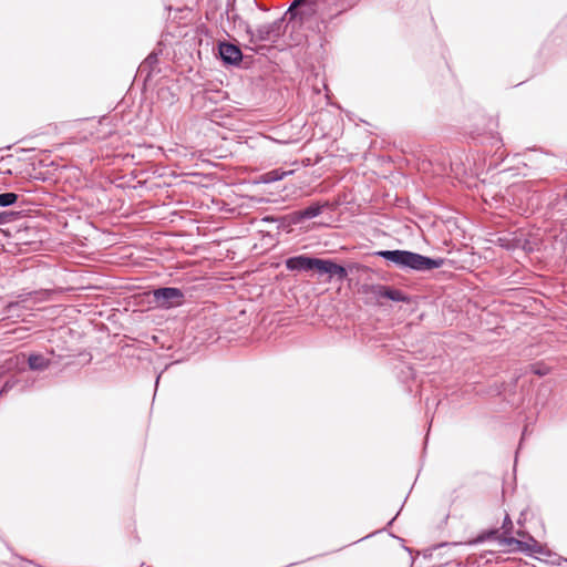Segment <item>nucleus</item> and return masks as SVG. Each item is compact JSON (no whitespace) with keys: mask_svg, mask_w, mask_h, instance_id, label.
<instances>
[{"mask_svg":"<svg viewBox=\"0 0 567 567\" xmlns=\"http://www.w3.org/2000/svg\"><path fill=\"white\" fill-rule=\"evenodd\" d=\"M377 255L394 262L400 267H406L414 270H430L440 268L444 264V259H431L416 252L406 250H382Z\"/></svg>","mask_w":567,"mask_h":567,"instance_id":"nucleus-1","label":"nucleus"},{"mask_svg":"<svg viewBox=\"0 0 567 567\" xmlns=\"http://www.w3.org/2000/svg\"><path fill=\"white\" fill-rule=\"evenodd\" d=\"M319 6L316 1L298 7L293 12H287L290 20H297L306 29L315 30L319 24Z\"/></svg>","mask_w":567,"mask_h":567,"instance_id":"nucleus-2","label":"nucleus"},{"mask_svg":"<svg viewBox=\"0 0 567 567\" xmlns=\"http://www.w3.org/2000/svg\"><path fill=\"white\" fill-rule=\"evenodd\" d=\"M284 21L278 19L270 23L261 24L256 30L250 31L251 41L255 42H276L282 34Z\"/></svg>","mask_w":567,"mask_h":567,"instance_id":"nucleus-3","label":"nucleus"},{"mask_svg":"<svg viewBox=\"0 0 567 567\" xmlns=\"http://www.w3.org/2000/svg\"><path fill=\"white\" fill-rule=\"evenodd\" d=\"M153 297L157 307L168 309L179 306L183 302L184 293L178 288L165 287L154 290Z\"/></svg>","mask_w":567,"mask_h":567,"instance_id":"nucleus-4","label":"nucleus"},{"mask_svg":"<svg viewBox=\"0 0 567 567\" xmlns=\"http://www.w3.org/2000/svg\"><path fill=\"white\" fill-rule=\"evenodd\" d=\"M287 269L291 271H315L319 270V258H311L305 255L288 258L286 260Z\"/></svg>","mask_w":567,"mask_h":567,"instance_id":"nucleus-5","label":"nucleus"},{"mask_svg":"<svg viewBox=\"0 0 567 567\" xmlns=\"http://www.w3.org/2000/svg\"><path fill=\"white\" fill-rule=\"evenodd\" d=\"M219 55L225 63L233 65L238 64L243 59L240 49L228 42L219 44Z\"/></svg>","mask_w":567,"mask_h":567,"instance_id":"nucleus-6","label":"nucleus"},{"mask_svg":"<svg viewBox=\"0 0 567 567\" xmlns=\"http://www.w3.org/2000/svg\"><path fill=\"white\" fill-rule=\"evenodd\" d=\"M328 276L330 279H336L341 282L347 276L346 269L330 260L321 259V278Z\"/></svg>","mask_w":567,"mask_h":567,"instance_id":"nucleus-7","label":"nucleus"},{"mask_svg":"<svg viewBox=\"0 0 567 567\" xmlns=\"http://www.w3.org/2000/svg\"><path fill=\"white\" fill-rule=\"evenodd\" d=\"M372 293L378 300L385 298L392 301H408V298L398 289H392L388 286H374L372 287Z\"/></svg>","mask_w":567,"mask_h":567,"instance_id":"nucleus-8","label":"nucleus"},{"mask_svg":"<svg viewBox=\"0 0 567 567\" xmlns=\"http://www.w3.org/2000/svg\"><path fill=\"white\" fill-rule=\"evenodd\" d=\"M515 550L527 553V554H543L544 553V546L537 542L532 536L528 537V539L520 540L517 548H514Z\"/></svg>","mask_w":567,"mask_h":567,"instance_id":"nucleus-9","label":"nucleus"},{"mask_svg":"<svg viewBox=\"0 0 567 567\" xmlns=\"http://www.w3.org/2000/svg\"><path fill=\"white\" fill-rule=\"evenodd\" d=\"M28 364L31 370L43 371L49 368L50 360L42 354L32 353L28 358Z\"/></svg>","mask_w":567,"mask_h":567,"instance_id":"nucleus-10","label":"nucleus"},{"mask_svg":"<svg viewBox=\"0 0 567 567\" xmlns=\"http://www.w3.org/2000/svg\"><path fill=\"white\" fill-rule=\"evenodd\" d=\"M291 171L272 169L261 175V182L269 184L282 179L285 176L291 174Z\"/></svg>","mask_w":567,"mask_h":567,"instance_id":"nucleus-11","label":"nucleus"},{"mask_svg":"<svg viewBox=\"0 0 567 567\" xmlns=\"http://www.w3.org/2000/svg\"><path fill=\"white\" fill-rule=\"evenodd\" d=\"M300 219H310L319 215V203L312 204L310 207L300 210L299 213Z\"/></svg>","mask_w":567,"mask_h":567,"instance_id":"nucleus-12","label":"nucleus"},{"mask_svg":"<svg viewBox=\"0 0 567 567\" xmlns=\"http://www.w3.org/2000/svg\"><path fill=\"white\" fill-rule=\"evenodd\" d=\"M18 199V195L14 193H3L0 194V206L8 207L13 205Z\"/></svg>","mask_w":567,"mask_h":567,"instance_id":"nucleus-13","label":"nucleus"},{"mask_svg":"<svg viewBox=\"0 0 567 567\" xmlns=\"http://www.w3.org/2000/svg\"><path fill=\"white\" fill-rule=\"evenodd\" d=\"M315 0H293L290 7L288 8L287 12H293V10L298 9V7H301L303 4H308L313 2Z\"/></svg>","mask_w":567,"mask_h":567,"instance_id":"nucleus-14","label":"nucleus"},{"mask_svg":"<svg viewBox=\"0 0 567 567\" xmlns=\"http://www.w3.org/2000/svg\"><path fill=\"white\" fill-rule=\"evenodd\" d=\"M519 542H520L519 539H516V538H514V537H505V538L503 539V543H504L506 546L511 547V549H512V550H515L514 548H517V547H518Z\"/></svg>","mask_w":567,"mask_h":567,"instance_id":"nucleus-15","label":"nucleus"},{"mask_svg":"<svg viewBox=\"0 0 567 567\" xmlns=\"http://www.w3.org/2000/svg\"><path fill=\"white\" fill-rule=\"evenodd\" d=\"M502 528L505 529V533H507L512 528V520L508 515L505 516Z\"/></svg>","mask_w":567,"mask_h":567,"instance_id":"nucleus-16","label":"nucleus"},{"mask_svg":"<svg viewBox=\"0 0 567 567\" xmlns=\"http://www.w3.org/2000/svg\"><path fill=\"white\" fill-rule=\"evenodd\" d=\"M10 214L9 213H0V225L8 223Z\"/></svg>","mask_w":567,"mask_h":567,"instance_id":"nucleus-17","label":"nucleus"},{"mask_svg":"<svg viewBox=\"0 0 567 567\" xmlns=\"http://www.w3.org/2000/svg\"><path fill=\"white\" fill-rule=\"evenodd\" d=\"M17 306H18V303H13V302H12V303H9V305L7 306V308H6V313H7V315H9V313L11 312V310H12L14 307H17Z\"/></svg>","mask_w":567,"mask_h":567,"instance_id":"nucleus-18","label":"nucleus"},{"mask_svg":"<svg viewBox=\"0 0 567 567\" xmlns=\"http://www.w3.org/2000/svg\"><path fill=\"white\" fill-rule=\"evenodd\" d=\"M534 372L538 375H545L547 373V370H542V369H538V370H534Z\"/></svg>","mask_w":567,"mask_h":567,"instance_id":"nucleus-19","label":"nucleus"},{"mask_svg":"<svg viewBox=\"0 0 567 567\" xmlns=\"http://www.w3.org/2000/svg\"><path fill=\"white\" fill-rule=\"evenodd\" d=\"M9 388H11V385L9 384V382H7V383L4 384V386H3V390H2V391L8 390Z\"/></svg>","mask_w":567,"mask_h":567,"instance_id":"nucleus-20","label":"nucleus"},{"mask_svg":"<svg viewBox=\"0 0 567 567\" xmlns=\"http://www.w3.org/2000/svg\"><path fill=\"white\" fill-rule=\"evenodd\" d=\"M517 535L524 537L525 533L524 532H517Z\"/></svg>","mask_w":567,"mask_h":567,"instance_id":"nucleus-21","label":"nucleus"},{"mask_svg":"<svg viewBox=\"0 0 567 567\" xmlns=\"http://www.w3.org/2000/svg\"><path fill=\"white\" fill-rule=\"evenodd\" d=\"M153 59H155V56H153V55H148V58H147V60H153Z\"/></svg>","mask_w":567,"mask_h":567,"instance_id":"nucleus-22","label":"nucleus"}]
</instances>
